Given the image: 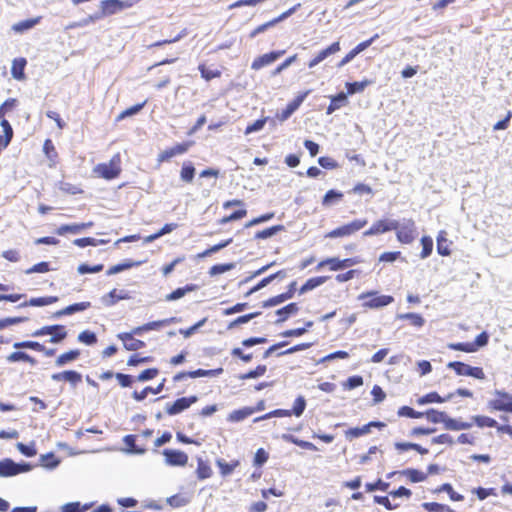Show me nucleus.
Returning a JSON list of instances; mask_svg holds the SVG:
<instances>
[{
	"instance_id": "37",
	"label": "nucleus",
	"mask_w": 512,
	"mask_h": 512,
	"mask_svg": "<svg viewBox=\"0 0 512 512\" xmlns=\"http://www.w3.org/2000/svg\"><path fill=\"white\" fill-rule=\"evenodd\" d=\"M285 274L283 271H278L277 273L275 274H272L268 277H265L264 279H262L256 286H254L248 293L247 295H251L257 291H259L260 289L266 287L268 284H270L275 278L277 277H283Z\"/></svg>"
},
{
	"instance_id": "53",
	"label": "nucleus",
	"mask_w": 512,
	"mask_h": 512,
	"mask_svg": "<svg viewBox=\"0 0 512 512\" xmlns=\"http://www.w3.org/2000/svg\"><path fill=\"white\" fill-rule=\"evenodd\" d=\"M283 229L282 225L272 226L270 228L264 229L256 233L255 237L257 239H267L274 236L278 231Z\"/></svg>"
},
{
	"instance_id": "43",
	"label": "nucleus",
	"mask_w": 512,
	"mask_h": 512,
	"mask_svg": "<svg viewBox=\"0 0 512 512\" xmlns=\"http://www.w3.org/2000/svg\"><path fill=\"white\" fill-rule=\"evenodd\" d=\"M422 252L420 253L421 259H426L430 256L433 250V240L430 236H423L421 238Z\"/></svg>"
},
{
	"instance_id": "60",
	"label": "nucleus",
	"mask_w": 512,
	"mask_h": 512,
	"mask_svg": "<svg viewBox=\"0 0 512 512\" xmlns=\"http://www.w3.org/2000/svg\"><path fill=\"white\" fill-rule=\"evenodd\" d=\"M283 438L291 441L292 443H294L304 449L313 450V451L317 450V447L313 443L308 442V441L299 440V439L293 437L292 435H284Z\"/></svg>"
},
{
	"instance_id": "54",
	"label": "nucleus",
	"mask_w": 512,
	"mask_h": 512,
	"mask_svg": "<svg viewBox=\"0 0 512 512\" xmlns=\"http://www.w3.org/2000/svg\"><path fill=\"white\" fill-rule=\"evenodd\" d=\"M398 415L401 417H409V418L417 419V418L424 417V412H418V411H415L414 409H412L411 407L402 406L398 410Z\"/></svg>"
},
{
	"instance_id": "12",
	"label": "nucleus",
	"mask_w": 512,
	"mask_h": 512,
	"mask_svg": "<svg viewBox=\"0 0 512 512\" xmlns=\"http://www.w3.org/2000/svg\"><path fill=\"white\" fill-rule=\"evenodd\" d=\"M340 43L337 41V42H334L332 43L330 46H328L327 48L319 51L315 57H313L309 62H308V67L309 68H314L316 67L319 63H321L322 61H324L328 56L330 55H333L337 52L340 51Z\"/></svg>"
},
{
	"instance_id": "15",
	"label": "nucleus",
	"mask_w": 512,
	"mask_h": 512,
	"mask_svg": "<svg viewBox=\"0 0 512 512\" xmlns=\"http://www.w3.org/2000/svg\"><path fill=\"white\" fill-rule=\"evenodd\" d=\"M498 397L491 401L495 410L512 412V396L506 393L497 392Z\"/></svg>"
},
{
	"instance_id": "13",
	"label": "nucleus",
	"mask_w": 512,
	"mask_h": 512,
	"mask_svg": "<svg viewBox=\"0 0 512 512\" xmlns=\"http://www.w3.org/2000/svg\"><path fill=\"white\" fill-rule=\"evenodd\" d=\"M131 296L127 290L124 289H113L109 293L101 297V302L105 306H113L120 300L130 299Z\"/></svg>"
},
{
	"instance_id": "24",
	"label": "nucleus",
	"mask_w": 512,
	"mask_h": 512,
	"mask_svg": "<svg viewBox=\"0 0 512 512\" xmlns=\"http://www.w3.org/2000/svg\"><path fill=\"white\" fill-rule=\"evenodd\" d=\"M328 277L320 276L308 279L305 284L300 288V294H304L308 291L315 289L316 287L324 284L327 281Z\"/></svg>"
},
{
	"instance_id": "64",
	"label": "nucleus",
	"mask_w": 512,
	"mask_h": 512,
	"mask_svg": "<svg viewBox=\"0 0 512 512\" xmlns=\"http://www.w3.org/2000/svg\"><path fill=\"white\" fill-rule=\"evenodd\" d=\"M78 340L87 345H92V344L96 343L97 338H96L95 333L90 332V331H83L78 335Z\"/></svg>"
},
{
	"instance_id": "14",
	"label": "nucleus",
	"mask_w": 512,
	"mask_h": 512,
	"mask_svg": "<svg viewBox=\"0 0 512 512\" xmlns=\"http://www.w3.org/2000/svg\"><path fill=\"white\" fill-rule=\"evenodd\" d=\"M385 424L382 422L372 421L362 427H355L347 430L345 432V436L348 440H352L353 438H358L362 435L368 434L371 430V427H384Z\"/></svg>"
},
{
	"instance_id": "23",
	"label": "nucleus",
	"mask_w": 512,
	"mask_h": 512,
	"mask_svg": "<svg viewBox=\"0 0 512 512\" xmlns=\"http://www.w3.org/2000/svg\"><path fill=\"white\" fill-rule=\"evenodd\" d=\"M39 21L40 17L20 21L12 25V30L16 33H24L32 29L34 26H36L39 23Z\"/></svg>"
},
{
	"instance_id": "33",
	"label": "nucleus",
	"mask_w": 512,
	"mask_h": 512,
	"mask_svg": "<svg viewBox=\"0 0 512 512\" xmlns=\"http://www.w3.org/2000/svg\"><path fill=\"white\" fill-rule=\"evenodd\" d=\"M57 300H58V298L55 297V296L31 298L28 302H24L20 306L21 307H24V306H27V305H30V306H46V305H50V304L56 302Z\"/></svg>"
},
{
	"instance_id": "42",
	"label": "nucleus",
	"mask_w": 512,
	"mask_h": 512,
	"mask_svg": "<svg viewBox=\"0 0 512 512\" xmlns=\"http://www.w3.org/2000/svg\"><path fill=\"white\" fill-rule=\"evenodd\" d=\"M343 198L341 192L335 190H329L323 197L322 204L324 206H331Z\"/></svg>"
},
{
	"instance_id": "38",
	"label": "nucleus",
	"mask_w": 512,
	"mask_h": 512,
	"mask_svg": "<svg viewBox=\"0 0 512 512\" xmlns=\"http://www.w3.org/2000/svg\"><path fill=\"white\" fill-rule=\"evenodd\" d=\"M175 322H177V318L176 317H171V318H167V319H163V320L153 321V322H149V323L144 324V329H145V331L158 330L161 327L167 326V325H169L171 323H175Z\"/></svg>"
},
{
	"instance_id": "51",
	"label": "nucleus",
	"mask_w": 512,
	"mask_h": 512,
	"mask_svg": "<svg viewBox=\"0 0 512 512\" xmlns=\"http://www.w3.org/2000/svg\"><path fill=\"white\" fill-rule=\"evenodd\" d=\"M141 262H131V261H127L125 263H120V264H117V265H114L112 266L111 268H109V270H107V274L108 275H114V274H117L121 271H124L126 269H129L133 266H137V265H140Z\"/></svg>"
},
{
	"instance_id": "63",
	"label": "nucleus",
	"mask_w": 512,
	"mask_h": 512,
	"mask_svg": "<svg viewBox=\"0 0 512 512\" xmlns=\"http://www.w3.org/2000/svg\"><path fill=\"white\" fill-rule=\"evenodd\" d=\"M89 508L88 505H85L83 507L80 506L79 502H71L63 505L61 507V512H83L84 510H87Z\"/></svg>"
},
{
	"instance_id": "61",
	"label": "nucleus",
	"mask_w": 512,
	"mask_h": 512,
	"mask_svg": "<svg viewBox=\"0 0 512 512\" xmlns=\"http://www.w3.org/2000/svg\"><path fill=\"white\" fill-rule=\"evenodd\" d=\"M50 336L51 338L49 341L51 343H59L67 336V331L64 326L59 325Z\"/></svg>"
},
{
	"instance_id": "29",
	"label": "nucleus",
	"mask_w": 512,
	"mask_h": 512,
	"mask_svg": "<svg viewBox=\"0 0 512 512\" xmlns=\"http://www.w3.org/2000/svg\"><path fill=\"white\" fill-rule=\"evenodd\" d=\"M123 442L127 446L126 449L123 451L128 454H138L142 455L146 452L144 448H138L135 446V436L134 435H127L124 437Z\"/></svg>"
},
{
	"instance_id": "25",
	"label": "nucleus",
	"mask_w": 512,
	"mask_h": 512,
	"mask_svg": "<svg viewBox=\"0 0 512 512\" xmlns=\"http://www.w3.org/2000/svg\"><path fill=\"white\" fill-rule=\"evenodd\" d=\"M471 422H463L457 419H452L450 417H447L446 423H445V429L447 430H453V431H459V430H466L470 429L472 427Z\"/></svg>"
},
{
	"instance_id": "30",
	"label": "nucleus",
	"mask_w": 512,
	"mask_h": 512,
	"mask_svg": "<svg viewBox=\"0 0 512 512\" xmlns=\"http://www.w3.org/2000/svg\"><path fill=\"white\" fill-rule=\"evenodd\" d=\"M254 413V408L245 407L231 412L228 420L231 422H240Z\"/></svg>"
},
{
	"instance_id": "2",
	"label": "nucleus",
	"mask_w": 512,
	"mask_h": 512,
	"mask_svg": "<svg viewBox=\"0 0 512 512\" xmlns=\"http://www.w3.org/2000/svg\"><path fill=\"white\" fill-rule=\"evenodd\" d=\"M120 163V155L115 154L108 163H100L96 165L93 168V173L106 180H112L121 172Z\"/></svg>"
},
{
	"instance_id": "56",
	"label": "nucleus",
	"mask_w": 512,
	"mask_h": 512,
	"mask_svg": "<svg viewBox=\"0 0 512 512\" xmlns=\"http://www.w3.org/2000/svg\"><path fill=\"white\" fill-rule=\"evenodd\" d=\"M305 407H306V400L303 396H299L296 398L294 404H293V409L290 410L292 412V414H294L296 417H300L304 410H305Z\"/></svg>"
},
{
	"instance_id": "41",
	"label": "nucleus",
	"mask_w": 512,
	"mask_h": 512,
	"mask_svg": "<svg viewBox=\"0 0 512 512\" xmlns=\"http://www.w3.org/2000/svg\"><path fill=\"white\" fill-rule=\"evenodd\" d=\"M7 360L9 362H18V361H25V362H29L30 364L32 365H35L36 364V360L34 358H32L30 355H28L27 353L25 352H20V351H17V352H13L11 353L8 357H7Z\"/></svg>"
},
{
	"instance_id": "47",
	"label": "nucleus",
	"mask_w": 512,
	"mask_h": 512,
	"mask_svg": "<svg viewBox=\"0 0 512 512\" xmlns=\"http://www.w3.org/2000/svg\"><path fill=\"white\" fill-rule=\"evenodd\" d=\"M105 243H107L106 240H103V239L97 240V239L91 238V237L79 238V239L74 240V244L78 247L97 246V245L105 244Z\"/></svg>"
},
{
	"instance_id": "59",
	"label": "nucleus",
	"mask_w": 512,
	"mask_h": 512,
	"mask_svg": "<svg viewBox=\"0 0 512 512\" xmlns=\"http://www.w3.org/2000/svg\"><path fill=\"white\" fill-rule=\"evenodd\" d=\"M194 289L193 286H186L184 288H177L176 290H174L172 293L168 294L166 296V300L167 301H174V300H178L180 298H182L183 296H185V294L188 292V291H192Z\"/></svg>"
},
{
	"instance_id": "26",
	"label": "nucleus",
	"mask_w": 512,
	"mask_h": 512,
	"mask_svg": "<svg viewBox=\"0 0 512 512\" xmlns=\"http://www.w3.org/2000/svg\"><path fill=\"white\" fill-rule=\"evenodd\" d=\"M80 355L79 350H70L68 352H65L61 355H59L55 361L56 366L62 367L74 360H76Z\"/></svg>"
},
{
	"instance_id": "18",
	"label": "nucleus",
	"mask_w": 512,
	"mask_h": 512,
	"mask_svg": "<svg viewBox=\"0 0 512 512\" xmlns=\"http://www.w3.org/2000/svg\"><path fill=\"white\" fill-rule=\"evenodd\" d=\"M188 147H189L188 144L183 143V144H178L170 149L164 150L158 155V161L164 162L174 156L181 155L188 150Z\"/></svg>"
},
{
	"instance_id": "40",
	"label": "nucleus",
	"mask_w": 512,
	"mask_h": 512,
	"mask_svg": "<svg viewBox=\"0 0 512 512\" xmlns=\"http://www.w3.org/2000/svg\"><path fill=\"white\" fill-rule=\"evenodd\" d=\"M370 84H371L370 80H363L360 82H352V83L348 82V83H346L347 92L350 95L362 92Z\"/></svg>"
},
{
	"instance_id": "21",
	"label": "nucleus",
	"mask_w": 512,
	"mask_h": 512,
	"mask_svg": "<svg viewBox=\"0 0 512 512\" xmlns=\"http://www.w3.org/2000/svg\"><path fill=\"white\" fill-rule=\"evenodd\" d=\"M26 63L27 62H26L25 58H16L13 60L12 67H11V74L14 79H16V80H24L25 79L24 69H25Z\"/></svg>"
},
{
	"instance_id": "11",
	"label": "nucleus",
	"mask_w": 512,
	"mask_h": 512,
	"mask_svg": "<svg viewBox=\"0 0 512 512\" xmlns=\"http://www.w3.org/2000/svg\"><path fill=\"white\" fill-rule=\"evenodd\" d=\"M285 53L284 50L273 51L270 53L263 54L257 57L251 64V68L253 70H259L265 66H268L275 62L278 58H280Z\"/></svg>"
},
{
	"instance_id": "8",
	"label": "nucleus",
	"mask_w": 512,
	"mask_h": 512,
	"mask_svg": "<svg viewBox=\"0 0 512 512\" xmlns=\"http://www.w3.org/2000/svg\"><path fill=\"white\" fill-rule=\"evenodd\" d=\"M165 463L169 466H185L188 462V455L180 450L165 449L162 452Z\"/></svg>"
},
{
	"instance_id": "52",
	"label": "nucleus",
	"mask_w": 512,
	"mask_h": 512,
	"mask_svg": "<svg viewBox=\"0 0 512 512\" xmlns=\"http://www.w3.org/2000/svg\"><path fill=\"white\" fill-rule=\"evenodd\" d=\"M292 415V412L290 410H286V409H276L274 411H271L261 417H258L255 419V422H258V421H261V420H265V419H269V418H272V417H289Z\"/></svg>"
},
{
	"instance_id": "48",
	"label": "nucleus",
	"mask_w": 512,
	"mask_h": 512,
	"mask_svg": "<svg viewBox=\"0 0 512 512\" xmlns=\"http://www.w3.org/2000/svg\"><path fill=\"white\" fill-rule=\"evenodd\" d=\"M40 461H41V465L43 467H46L49 469H54L59 465V460L55 458L53 453L41 455Z\"/></svg>"
},
{
	"instance_id": "31",
	"label": "nucleus",
	"mask_w": 512,
	"mask_h": 512,
	"mask_svg": "<svg viewBox=\"0 0 512 512\" xmlns=\"http://www.w3.org/2000/svg\"><path fill=\"white\" fill-rule=\"evenodd\" d=\"M299 308L296 303H290L283 308L276 311V314L280 317L277 322L285 321L290 315L296 314Z\"/></svg>"
},
{
	"instance_id": "1",
	"label": "nucleus",
	"mask_w": 512,
	"mask_h": 512,
	"mask_svg": "<svg viewBox=\"0 0 512 512\" xmlns=\"http://www.w3.org/2000/svg\"><path fill=\"white\" fill-rule=\"evenodd\" d=\"M393 230L396 231L397 240L402 244H411L418 235L415 221L411 218L396 220V227Z\"/></svg>"
},
{
	"instance_id": "35",
	"label": "nucleus",
	"mask_w": 512,
	"mask_h": 512,
	"mask_svg": "<svg viewBox=\"0 0 512 512\" xmlns=\"http://www.w3.org/2000/svg\"><path fill=\"white\" fill-rule=\"evenodd\" d=\"M163 387L164 382L160 383L156 388L146 387L140 392L135 391L133 393V398L137 401H142L147 397L148 393L158 394L162 391Z\"/></svg>"
},
{
	"instance_id": "36",
	"label": "nucleus",
	"mask_w": 512,
	"mask_h": 512,
	"mask_svg": "<svg viewBox=\"0 0 512 512\" xmlns=\"http://www.w3.org/2000/svg\"><path fill=\"white\" fill-rule=\"evenodd\" d=\"M196 473L199 479L204 480L211 477L212 469L207 462L202 459H198Z\"/></svg>"
},
{
	"instance_id": "45",
	"label": "nucleus",
	"mask_w": 512,
	"mask_h": 512,
	"mask_svg": "<svg viewBox=\"0 0 512 512\" xmlns=\"http://www.w3.org/2000/svg\"><path fill=\"white\" fill-rule=\"evenodd\" d=\"M422 507L429 512H452L449 506L436 502H425Z\"/></svg>"
},
{
	"instance_id": "58",
	"label": "nucleus",
	"mask_w": 512,
	"mask_h": 512,
	"mask_svg": "<svg viewBox=\"0 0 512 512\" xmlns=\"http://www.w3.org/2000/svg\"><path fill=\"white\" fill-rule=\"evenodd\" d=\"M82 380V376L77 371L67 370L64 371V381L69 382L72 386H76Z\"/></svg>"
},
{
	"instance_id": "28",
	"label": "nucleus",
	"mask_w": 512,
	"mask_h": 512,
	"mask_svg": "<svg viewBox=\"0 0 512 512\" xmlns=\"http://www.w3.org/2000/svg\"><path fill=\"white\" fill-rule=\"evenodd\" d=\"M424 416L432 423H443L445 425L448 415L445 412L429 409L424 412Z\"/></svg>"
},
{
	"instance_id": "62",
	"label": "nucleus",
	"mask_w": 512,
	"mask_h": 512,
	"mask_svg": "<svg viewBox=\"0 0 512 512\" xmlns=\"http://www.w3.org/2000/svg\"><path fill=\"white\" fill-rule=\"evenodd\" d=\"M266 366L265 365H259L256 367V369L249 371L246 374H242L239 378L242 380L245 379H252V378H258L260 376H263L266 372Z\"/></svg>"
},
{
	"instance_id": "7",
	"label": "nucleus",
	"mask_w": 512,
	"mask_h": 512,
	"mask_svg": "<svg viewBox=\"0 0 512 512\" xmlns=\"http://www.w3.org/2000/svg\"><path fill=\"white\" fill-rule=\"evenodd\" d=\"M396 227V220L394 219H380L372 224V226L366 230L363 235L374 236L392 231Z\"/></svg>"
},
{
	"instance_id": "19",
	"label": "nucleus",
	"mask_w": 512,
	"mask_h": 512,
	"mask_svg": "<svg viewBox=\"0 0 512 512\" xmlns=\"http://www.w3.org/2000/svg\"><path fill=\"white\" fill-rule=\"evenodd\" d=\"M452 397H453V394H449L443 398L437 392H431L422 397H419L417 399V404L425 405V404H429V403H443V402L450 400Z\"/></svg>"
},
{
	"instance_id": "4",
	"label": "nucleus",
	"mask_w": 512,
	"mask_h": 512,
	"mask_svg": "<svg viewBox=\"0 0 512 512\" xmlns=\"http://www.w3.org/2000/svg\"><path fill=\"white\" fill-rule=\"evenodd\" d=\"M367 220L366 219H356L348 224H345L343 226L337 227L333 229L332 231L328 232L325 235V238H342V237H348L362 229L364 226H366Z\"/></svg>"
},
{
	"instance_id": "5",
	"label": "nucleus",
	"mask_w": 512,
	"mask_h": 512,
	"mask_svg": "<svg viewBox=\"0 0 512 512\" xmlns=\"http://www.w3.org/2000/svg\"><path fill=\"white\" fill-rule=\"evenodd\" d=\"M32 466L29 463H15L13 460L6 458L0 461V477H11L20 473L29 472Z\"/></svg>"
},
{
	"instance_id": "6",
	"label": "nucleus",
	"mask_w": 512,
	"mask_h": 512,
	"mask_svg": "<svg viewBox=\"0 0 512 512\" xmlns=\"http://www.w3.org/2000/svg\"><path fill=\"white\" fill-rule=\"evenodd\" d=\"M448 367L455 370L458 375L461 376H470L476 379H484L485 374L480 367H472L468 364L462 362H450L448 363Z\"/></svg>"
},
{
	"instance_id": "46",
	"label": "nucleus",
	"mask_w": 512,
	"mask_h": 512,
	"mask_svg": "<svg viewBox=\"0 0 512 512\" xmlns=\"http://www.w3.org/2000/svg\"><path fill=\"white\" fill-rule=\"evenodd\" d=\"M13 347L15 349L27 348V349H32L35 351H40V352L45 350V347L42 344H40L39 342H35V341L15 342L13 344Z\"/></svg>"
},
{
	"instance_id": "49",
	"label": "nucleus",
	"mask_w": 512,
	"mask_h": 512,
	"mask_svg": "<svg viewBox=\"0 0 512 512\" xmlns=\"http://www.w3.org/2000/svg\"><path fill=\"white\" fill-rule=\"evenodd\" d=\"M290 299V294L289 293H282L280 295H277L275 297H272L266 301L263 302V307L265 308H268V307H273V306H277L283 302H285L286 300H289Z\"/></svg>"
},
{
	"instance_id": "10",
	"label": "nucleus",
	"mask_w": 512,
	"mask_h": 512,
	"mask_svg": "<svg viewBox=\"0 0 512 512\" xmlns=\"http://www.w3.org/2000/svg\"><path fill=\"white\" fill-rule=\"evenodd\" d=\"M310 90H307L303 93H300L292 102H290L287 107L277 114V118L283 122L287 120L303 103L305 98L310 94Z\"/></svg>"
},
{
	"instance_id": "16",
	"label": "nucleus",
	"mask_w": 512,
	"mask_h": 512,
	"mask_svg": "<svg viewBox=\"0 0 512 512\" xmlns=\"http://www.w3.org/2000/svg\"><path fill=\"white\" fill-rule=\"evenodd\" d=\"M220 372H222L221 368L217 369V370L197 369L195 371H191V372H187V373H185V372L178 373L177 375L174 376V380L180 381L186 377L199 378V377L214 376V375L219 374Z\"/></svg>"
},
{
	"instance_id": "20",
	"label": "nucleus",
	"mask_w": 512,
	"mask_h": 512,
	"mask_svg": "<svg viewBox=\"0 0 512 512\" xmlns=\"http://www.w3.org/2000/svg\"><path fill=\"white\" fill-rule=\"evenodd\" d=\"M90 306H91L90 302L75 303V304L67 306L66 308H64L62 310L57 311L54 314V317L57 318V317H61L64 315H71L76 312L84 311V310L88 309Z\"/></svg>"
},
{
	"instance_id": "34",
	"label": "nucleus",
	"mask_w": 512,
	"mask_h": 512,
	"mask_svg": "<svg viewBox=\"0 0 512 512\" xmlns=\"http://www.w3.org/2000/svg\"><path fill=\"white\" fill-rule=\"evenodd\" d=\"M216 464L220 469L221 475L228 476L239 465V461L235 460L232 461L231 463H227L223 459H217Z\"/></svg>"
},
{
	"instance_id": "55",
	"label": "nucleus",
	"mask_w": 512,
	"mask_h": 512,
	"mask_svg": "<svg viewBox=\"0 0 512 512\" xmlns=\"http://www.w3.org/2000/svg\"><path fill=\"white\" fill-rule=\"evenodd\" d=\"M235 267L234 263L217 264L210 268L209 274L211 276L223 274L227 271L232 270Z\"/></svg>"
},
{
	"instance_id": "50",
	"label": "nucleus",
	"mask_w": 512,
	"mask_h": 512,
	"mask_svg": "<svg viewBox=\"0 0 512 512\" xmlns=\"http://www.w3.org/2000/svg\"><path fill=\"white\" fill-rule=\"evenodd\" d=\"M195 168L191 163H184L181 169V179L185 182H191L194 178Z\"/></svg>"
},
{
	"instance_id": "44",
	"label": "nucleus",
	"mask_w": 512,
	"mask_h": 512,
	"mask_svg": "<svg viewBox=\"0 0 512 512\" xmlns=\"http://www.w3.org/2000/svg\"><path fill=\"white\" fill-rule=\"evenodd\" d=\"M397 318L398 319L410 320L411 324L413 326H416V327H422L424 325V322H425L424 318L421 315L416 314V313L398 314Z\"/></svg>"
},
{
	"instance_id": "3",
	"label": "nucleus",
	"mask_w": 512,
	"mask_h": 512,
	"mask_svg": "<svg viewBox=\"0 0 512 512\" xmlns=\"http://www.w3.org/2000/svg\"><path fill=\"white\" fill-rule=\"evenodd\" d=\"M358 300L364 301L362 306L369 309H378L391 304L394 298L390 295H378L375 291L364 292L358 295Z\"/></svg>"
},
{
	"instance_id": "9",
	"label": "nucleus",
	"mask_w": 512,
	"mask_h": 512,
	"mask_svg": "<svg viewBox=\"0 0 512 512\" xmlns=\"http://www.w3.org/2000/svg\"><path fill=\"white\" fill-rule=\"evenodd\" d=\"M198 400L197 396L182 397L177 399L173 404H167L166 412L169 415H176L189 408Z\"/></svg>"
},
{
	"instance_id": "27",
	"label": "nucleus",
	"mask_w": 512,
	"mask_h": 512,
	"mask_svg": "<svg viewBox=\"0 0 512 512\" xmlns=\"http://www.w3.org/2000/svg\"><path fill=\"white\" fill-rule=\"evenodd\" d=\"M347 102V96L344 92H340L336 96L331 97V103L327 108V114H332L334 111L341 108Z\"/></svg>"
},
{
	"instance_id": "32",
	"label": "nucleus",
	"mask_w": 512,
	"mask_h": 512,
	"mask_svg": "<svg viewBox=\"0 0 512 512\" xmlns=\"http://www.w3.org/2000/svg\"><path fill=\"white\" fill-rule=\"evenodd\" d=\"M326 266H328L331 271H338L343 269L341 259L336 257L327 258L325 260L320 261L317 265V270H321Z\"/></svg>"
},
{
	"instance_id": "22",
	"label": "nucleus",
	"mask_w": 512,
	"mask_h": 512,
	"mask_svg": "<svg viewBox=\"0 0 512 512\" xmlns=\"http://www.w3.org/2000/svg\"><path fill=\"white\" fill-rule=\"evenodd\" d=\"M446 236L447 233L444 230H441L437 235V252L442 256H449L451 253Z\"/></svg>"
},
{
	"instance_id": "39",
	"label": "nucleus",
	"mask_w": 512,
	"mask_h": 512,
	"mask_svg": "<svg viewBox=\"0 0 512 512\" xmlns=\"http://www.w3.org/2000/svg\"><path fill=\"white\" fill-rule=\"evenodd\" d=\"M401 474L405 475L413 483L422 482L426 479V474L416 469H406Z\"/></svg>"
},
{
	"instance_id": "57",
	"label": "nucleus",
	"mask_w": 512,
	"mask_h": 512,
	"mask_svg": "<svg viewBox=\"0 0 512 512\" xmlns=\"http://www.w3.org/2000/svg\"><path fill=\"white\" fill-rule=\"evenodd\" d=\"M474 422L478 427H496L497 422L496 420L487 417V416H474L473 417Z\"/></svg>"
},
{
	"instance_id": "17",
	"label": "nucleus",
	"mask_w": 512,
	"mask_h": 512,
	"mask_svg": "<svg viewBox=\"0 0 512 512\" xmlns=\"http://www.w3.org/2000/svg\"><path fill=\"white\" fill-rule=\"evenodd\" d=\"M118 338L122 340L125 349L129 351H136L145 346L143 341L135 339L132 334L121 333L118 334Z\"/></svg>"
}]
</instances>
